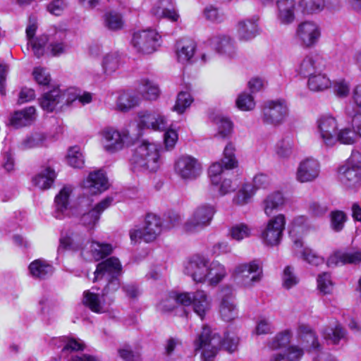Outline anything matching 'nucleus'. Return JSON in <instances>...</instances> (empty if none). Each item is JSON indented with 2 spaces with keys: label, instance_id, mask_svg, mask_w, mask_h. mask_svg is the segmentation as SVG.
I'll list each match as a JSON object with an SVG mask.
<instances>
[{
  "label": "nucleus",
  "instance_id": "nucleus-15",
  "mask_svg": "<svg viewBox=\"0 0 361 361\" xmlns=\"http://www.w3.org/2000/svg\"><path fill=\"white\" fill-rule=\"evenodd\" d=\"M264 123L274 126L283 122L288 114V106L284 100L268 101L262 109Z\"/></svg>",
  "mask_w": 361,
  "mask_h": 361
},
{
  "label": "nucleus",
  "instance_id": "nucleus-7",
  "mask_svg": "<svg viewBox=\"0 0 361 361\" xmlns=\"http://www.w3.org/2000/svg\"><path fill=\"white\" fill-rule=\"evenodd\" d=\"M286 224V216L283 214L269 219L260 230L259 238L262 243L267 246L278 245L282 239Z\"/></svg>",
  "mask_w": 361,
  "mask_h": 361
},
{
  "label": "nucleus",
  "instance_id": "nucleus-48",
  "mask_svg": "<svg viewBox=\"0 0 361 361\" xmlns=\"http://www.w3.org/2000/svg\"><path fill=\"white\" fill-rule=\"evenodd\" d=\"M298 332L299 336L305 340L307 343H310L313 350H319L320 345L315 334L312 331L310 326L305 324H300L298 327Z\"/></svg>",
  "mask_w": 361,
  "mask_h": 361
},
{
  "label": "nucleus",
  "instance_id": "nucleus-24",
  "mask_svg": "<svg viewBox=\"0 0 361 361\" xmlns=\"http://www.w3.org/2000/svg\"><path fill=\"white\" fill-rule=\"evenodd\" d=\"M114 201L113 197H107L91 208L87 212L83 213L81 222L83 225L92 228L98 222L101 214L111 206Z\"/></svg>",
  "mask_w": 361,
  "mask_h": 361
},
{
  "label": "nucleus",
  "instance_id": "nucleus-10",
  "mask_svg": "<svg viewBox=\"0 0 361 361\" xmlns=\"http://www.w3.org/2000/svg\"><path fill=\"white\" fill-rule=\"evenodd\" d=\"M163 228L161 219L155 214H149L146 216L145 225L142 228L130 231L131 241L137 243L142 240L146 243L152 242L161 233Z\"/></svg>",
  "mask_w": 361,
  "mask_h": 361
},
{
  "label": "nucleus",
  "instance_id": "nucleus-29",
  "mask_svg": "<svg viewBox=\"0 0 361 361\" xmlns=\"http://www.w3.org/2000/svg\"><path fill=\"white\" fill-rule=\"evenodd\" d=\"M262 209L267 216L280 211L285 205V198L280 192H274L268 195L262 202Z\"/></svg>",
  "mask_w": 361,
  "mask_h": 361
},
{
  "label": "nucleus",
  "instance_id": "nucleus-58",
  "mask_svg": "<svg viewBox=\"0 0 361 361\" xmlns=\"http://www.w3.org/2000/svg\"><path fill=\"white\" fill-rule=\"evenodd\" d=\"M235 103L237 107L242 111H250L255 106L253 97L246 92L240 94Z\"/></svg>",
  "mask_w": 361,
  "mask_h": 361
},
{
  "label": "nucleus",
  "instance_id": "nucleus-27",
  "mask_svg": "<svg viewBox=\"0 0 361 361\" xmlns=\"http://www.w3.org/2000/svg\"><path fill=\"white\" fill-rule=\"evenodd\" d=\"M36 117V109L34 106H29L14 112L11 116L10 125L14 128L25 127L31 125Z\"/></svg>",
  "mask_w": 361,
  "mask_h": 361
},
{
  "label": "nucleus",
  "instance_id": "nucleus-63",
  "mask_svg": "<svg viewBox=\"0 0 361 361\" xmlns=\"http://www.w3.org/2000/svg\"><path fill=\"white\" fill-rule=\"evenodd\" d=\"M32 75L34 76L35 81L39 85H48L51 81L50 75L44 68H35L32 72Z\"/></svg>",
  "mask_w": 361,
  "mask_h": 361
},
{
  "label": "nucleus",
  "instance_id": "nucleus-60",
  "mask_svg": "<svg viewBox=\"0 0 361 361\" xmlns=\"http://www.w3.org/2000/svg\"><path fill=\"white\" fill-rule=\"evenodd\" d=\"M46 137H24L20 142L22 149H29L46 145Z\"/></svg>",
  "mask_w": 361,
  "mask_h": 361
},
{
  "label": "nucleus",
  "instance_id": "nucleus-33",
  "mask_svg": "<svg viewBox=\"0 0 361 361\" xmlns=\"http://www.w3.org/2000/svg\"><path fill=\"white\" fill-rule=\"evenodd\" d=\"M56 177L54 169L47 166L42 169L32 178V184L41 190H46L52 185Z\"/></svg>",
  "mask_w": 361,
  "mask_h": 361
},
{
  "label": "nucleus",
  "instance_id": "nucleus-45",
  "mask_svg": "<svg viewBox=\"0 0 361 361\" xmlns=\"http://www.w3.org/2000/svg\"><path fill=\"white\" fill-rule=\"evenodd\" d=\"M137 91L142 97L149 100L156 99L159 93L158 87L147 79H143L140 81Z\"/></svg>",
  "mask_w": 361,
  "mask_h": 361
},
{
  "label": "nucleus",
  "instance_id": "nucleus-41",
  "mask_svg": "<svg viewBox=\"0 0 361 361\" xmlns=\"http://www.w3.org/2000/svg\"><path fill=\"white\" fill-rule=\"evenodd\" d=\"M121 56L117 51L110 52L104 56L102 67L104 74L111 75L121 66Z\"/></svg>",
  "mask_w": 361,
  "mask_h": 361
},
{
  "label": "nucleus",
  "instance_id": "nucleus-56",
  "mask_svg": "<svg viewBox=\"0 0 361 361\" xmlns=\"http://www.w3.org/2000/svg\"><path fill=\"white\" fill-rule=\"evenodd\" d=\"M283 286L286 289H290L299 283L298 277L294 273V269L291 266L285 267L282 276Z\"/></svg>",
  "mask_w": 361,
  "mask_h": 361
},
{
  "label": "nucleus",
  "instance_id": "nucleus-18",
  "mask_svg": "<svg viewBox=\"0 0 361 361\" xmlns=\"http://www.w3.org/2000/svg\"><path fill=\"white\" fill-rule=\"evenodd\" d=\"M319 173L320 164L319 161L312 157H307L299 163L295 177L300 183H308L316 180Z\"/></svg>",
  "mask_w": 361,
  "mask_h": 361
},
{
  "label": "nucleus",
  "instance_id": "nucleus-31",
  "mask_svg": "<svg viewBox=\"0 0 361 361\" xmlns=\"http://www.w3.org/2000/svg\"><path fill=\"white\" fill-rule=\"evenodd\" d=\"M324 338L331 344H338L346 339V330L338 322H334L325 326L322 331Z\"/></svg>",
  "mask_w": 361,
  "mask_h": 361
},
{
  "label": "nucleus",
  "instance_id": "nucleus-35",
  "mask_svg": "<svg viewBox=\"0 0 361 361\" xmlns=\"http://www.w3.org/2000/svg\"><path fill=\"white\" fill-rule=\"evenodd\" d=\"M226 275V269L224 264L217 261L209 262L206 282L210 286H216Z\"/></svg>",
  "mask_w": 361,
  "mask_h": 361
},
{
  "label": "nucleus",
  "instance_id": "nucleus-11",
  "mask_svg": "<svg viewBox=\"0 0 361 361\" xmlns=\"http://www.w3.org/2000/svg\"><path fill=\"white\" fill-rule=\"evenodd\" d=\"M174 171L181 179L194 180L201 176L202 166L195 157L188 154H183L176 160Z\"/></svg>",
  "mask_w": 361,
  "mask_h": 361
},
{
  "label": "nucleus",
  "instance_id": "nucleus-17",
  "mask_svg": "<svg viewBox=\"0 0 361 361\" xmlns=\"http://www.w3.org/2000/svg\"><path fill=\"white\" fill-rule=\"evenodd\" d=\"M209 259L201 255L192 257L185 266V273L196 283H206Z\"/></svg>",
  "mask_w": 361,
  "mask_h": 361
},
{
  "label": "nucleus",
  "instance_id": "nucleus-61",
  "mask_svg": "<svg viewBox=\"0 0 361 361\" xmlns=\"http://www.w3.org/2000/svg\"><path fill=\"white\" fill-rule=\"evenodd\" d=\"M152 13L154 16L159 18H166L171 22H176L179 18V15L177 11L174 9L170 10L167 8H163L160 6L154 7L152 9Z\"/></svg>",
  "mask_w": 361,
  "mask_h": 361
},
{
  "label": "nucleus",
  "instance_id": "nucleus-22",
  "mask_svg": "<svg viewBox=\"0 0 361 361\" xmlns=\"http://www.w3.org/2000/svg\"><path fill=\"white\" fill-rule=\"evenodd\" d=\"M293 241V252L295 257L315 267L324 264V258L317 255L310 247H305L301 239L295 238Z\"/></svg>",
  "mask_w": 361,
  "mask_h": 361
},
{
  "label": "nucleus",
  "instance_id": "nucleus-36",
  "mask_svg": "<svg viewBox=\"0 0 361 361\" xmlns=\"http://www.w3.org/2000/svg\"><path fill=\"white\" fill-rule=\"evenodd\" d=\"M133 138L124 137H102V144L106 152L113 153L125 147H130Z\"/></svg>",
  "mask_w": 361,
  "mask_h": 361
},
{
  "label": "nucleus",
  "instance_id": "nucleus-19",
  "mask_svg": "<svg viewBox=\"0 0 361 361\" xmlns=\"http://www.w3.org/2000/svg\"><path fill=\"white\" fill-rule=\"evenodd\" d=\"M317 128L320 135H347L351 133L350 128H338L336 118L331 114H323L317 120Z\"/></svg>",
  "mask_w": 361,
  "mask_h": 361
},
{
  "label": "nucleus",
  "instance_id": "nucleus-50",
  "mask_svg": "<svg viewBox=\"0 0 361 361\" xmlns=\"http://www.w3.org/2000/svg\"><path fill=\"white\" fill-rule=\"evenodd\" d=\"M180 296V293H171L158 304V309L161 312H167L174 310L178 305H182Z\"/></svg>",
  "mask_w": 361,
  "mask_h": 361
},
{
  "label": "nucleus",
  "instance_id": "nucleus-55",
  "mask_svg": "<svg viewBox=\"0 0 361 361\" xmlns=\"http://www.w3.org/2000/svg\"><path fill=\"white\" fill-rule=\"evenodd\" d=\"M330 217L331 229L336 232L342 231L347 220L345 214L342 211L336 210L331 212Z\"/></svg>",
  "mask_w": 361,
  "mask_h": 361
},
{
  "label": "nucleus",
  "instance_id": "nucleus-42",
  "mask_svg": "<svg viewBox=\"0 0 361 361\" xmlns=\"http://www.w3.org/2000/svg\"><path fill=\"white\" fill-rule=\"evenodd\" d=\"M255 193L251 183H244L234 195L233 203L238 206L247 204L251 202Z\"/></svg>",
  "mask_w": 361,
  "mask_h": 361
},
{
  "label": "nucleus",
  "instance_id": "nucleus-46",
  "mask_svg": "<svg viewBox=\"0 0 361 361\" xmlns=\"http://www.w3.org/2000/svg\"><path fill=\"white\" fill-rule=\"evenodd\" d=\"M66 158L68 164L73 168L80 169L84 166V156L78 146L69 147Z\"/></svg>",
  "mask_w": 361,
  "mask_h": 361
},
{
  "label": "nucleus",
  "instance_id": "nucleus-47",
  "mask_svg": "<svg viewBox=\"0 0 361 361\" xmlns=\"http://www.w3.org/2000/svg\"><path fill=\"white\" fill-rule=\"evenodd\" d=\"M251 228L243 223L235 224L228 230V235L231 239L236 241H241L251 235Z\"/></svg>",
  "mask_w": 361,
  "mask_h": 361
},
{
  "label": "nucleus",
  "instance_id": "nucleus-44",
  "mask_svg": "<svg viewBox=\"0 0 361 361\" xmlns=\"http://www.w3.org/2000/svg\"><path fill=\"white\" fill-rule=\"evenodd\" d=\"M104 25L110 30L116 31L123 28L124 20L122 15L115 11H109L104 15Z\"/></svg>",
  "mask_w": 361,
  "mask_h": 361
},
{
  "label": "nucleus",
  "instance_id": "nucleus-28",
  "mask_svg": "<svg viewBox=\"0 0 361 361\" xmlns=\"http://www.w3.org/2000/svg\"><path fill=\"white\" fill-rule=\"evenodd\" d=\"M71 186H64L56 195L54 199L55 210L54 215L56 219H61L67 215L70 196L72 193Z\"/></svg>",
  "mask_w": 361,
  "mask_h": 361
},
{
  "label": "nucleus",
  "instance_id": "nucleus-49",
  "mask_svg": "<svg viewBox=\"0 0 361 361\" xmlns=\"http://www.w3.org/2000/svg\"><path fill=\"white\" fill-rule=\"evenodd\" d=\"M240 181L236 177L231 178H219L218 192L220 196H224L227 194L234 192L239 186Z\"/></svg>",
  "mask_w": 361,
  "mask_h": 361
},
{
  "label": "nucleus",
  "instance_id": "nucleus-3",
  "mask_svg": "<svg viewBox=\"0 0 361 361\" xmlns=\"http://www.w3.org/2000/svg\"><path fill=\"white\" fill-rule=\"evenodd\" d=\"M129 126L138 130L152 129L159 133L163 132L164 133V135H178L183 133L178 123L168 126L165 117L155 111L139 112L137 120L130 122Z\"/></svg>",
  "mask_w": 361,
  "mask_h": 361
},
{
  "label": "nucleus",
  "instance_id": "nucleus-20",
  "mask_svg": "<svg viewBox=\"0 0 361 361\" xmlns=\"http://www.w3.org/2000/svg\"><path fill=\"white\" fill-rule=\"evenodd\" d=\"M326 66L324 59L317 54H310L306 56L300 61L296 68V72L308 78L317 71H324Z\"/></svg>",
  "mask_w": 361,
  "mask_h": 361
},
{
  "label": "nucleus",
  "instance_id": "nucleus-37",
  "mask_svg": "<svg viewBox=\"0 0 361 361\" xmlns=\"http://www.w3.org/2000/svg\"><path fill=\"white\" fill-rule=\"evenodd\" d=\"M28 269L30 275L38 279H44L50 276L54 271L53 267L42 259L33 261L30 264Z\"/></svg>",
  "mask_w": 361,
  "mask_h": 361
},
{
  "label": "nucleus",
  "instance_id": "nucleus-9",
  "mask_svg": "<svg viewBox=\"0 0 361 361\" xmlns=\"http://www.w3.org/2000/svg\"><path fill=\"white\" fill-rule=\"evenodd\" d=\"M183 306H191L194 312L201 319L210 311L212 306V299L210 295L203 290L195 292L180 293V298Z\"/></svg>",
  "mask_w": 361,
  "mask_h": 361
},
{
  "label": "nucleus",
  "instance_id": "nucleus-53",
  "mask_svg": "<svg viewBox=\"0 0 361 361\" xmlns=\"http://www.w3.org/2000/svg\"><path fill=\"white\" fill-rule=\"evenodd\" d=\"M322 143L326 147H333L338 145H353L356 137H321Z\"/></svg>",
  "mask_w": 361,
  "mask_h": 361
},
{
  "label": "nucleus",
  "instance_id": "nucleus-43",
  "mask_svg": "<svg viewBox=\"0 0 361 361\" xmlns=\"http://www.w3.org/2000/svg\"><path fill=\"white\" fill-rule=\"evenodd\" d=\"M83 302L94 312L100 314L106 311V308L102 302L99 295L90 290L84 292Z\"/></svg>",
  "mask_w": 361,
  "mask_h": 361
},
{
  "label": "nucleus",
  "instance_id": "nucleus-16",
  "mask_svg": "<svg viewBox=\"0 0 361 361\" xmlns=\"http://www.w3.org/2000/svg\"><path fill=\"white\" fill-rule=\"evenodd\" d=\"M296 37L303 47H312L318 42L321 37V29L314 21H304L298 25Z\"/></svg>",
  "mask_w": 361,
  "mask_h": 361
},
{
  "label": "nucleus",
  "instance_id": "nucleus-23",
  "mask_svg": "<svg viewBox=\"0 0 361 361\" xmlns=\"http://www.w3.org/2000/svg\"><path fill=\"white\" fill-rule=\"evenodd\" d=\"M83 188L90 194H97L109 188L107 178L102 170L90 173L83 181Z\"/></svg>",
  "mask_w": 361,
  "mask_h": 361
},
{
  "label": "nucleus",
  "instance_id": "nucleus-39",
  "mask_svg": "<svg viewBox=\"0 0 361 361\" xmlns=\"http://www.w3.org/2000/svg\"><path fill=\"white\" fill-rule=\"evenodd\" d=\"M331 82L324 71L316 72L308 78V88L313 92H320L331 87Z\"/></svg>",
  "mask_w": 361,
  "mask_h": 361
},
{
  "label": "nucleus",
  "instance_id": "nucleus-12",
  "mask_svg": "<svg viewBox=\"0 0 361 361\" xmlns=\"http://www.w3.org/2000/svg\"><path fill=\"white\" fill-rule=\"evenodd\" d=\"M339 181L348 188H354L361 183V162L355 156L350 157L338 170Z\"/></svg>",
  "mask_w": 361,
  "mask_h": 361
},
{
  "label": "nucleus",
  "instance_id": "nucleus-62",
  "mask_svg": "<svg viewBox=\"0 0 361 361\" xmlns=\"http://www.w3.org/2000/svg\"><path fill=\"white\" fill-rule=\"evenodd\" d=\"M317 288L324 294H329L331 292L333 283L329 273L324 272L318 276Z\"/></svg>",
  "mask_w": 361,
  "mask_h": 361
},
{
  "label": "nucleus",
  "instance_id": "nucleus-64",
  "mask_svg": "<svg viewBox=\"0 0 361 361\" xmlns=\"http://www.w3.org/2000/svg\"><path fill=\"white\" fill-rule=\"evenodd\" d=\"M273 330V326L268 319L262 317L259 318L255 330L257 335L271 334Z\"/></svg>",
  "mask_w": 361,
  "mask_h": 361
},
{
  "label": "nucleus",
  "instance_id": "nucleus-30",
  "mask_svg": "<svg viewBox=\"0 0 361 361\" xmlns=\"http://www.w3.org/2000/svg\"><path fill=\"white\" fill-rule=\"evenodd\" d=\"M361 262V252L358 250L355 251H337L331 255L328 261L327 264L331 266L332 264L337 265L339 263L341 264H357Z\"/></svg>",
  "mask_w": 361,
  "mask_h": 361
},
{
  "label": "nucleus",
  "instance_id": "nucleus-21",
  "mask_svg": "<svg viewBox=\"0 0 361 361\" xmlns=\"http://www.w3.org/2000/svg\"><path fill=\"white\" fill-rule=\"evenodd\" d=\"M212 48L222 56L233 59L237 55V49L235 42L229 36L217 35L210 39Z\"/></svg>",
  "mask_w": 361,
  "mask_h": 361
},
{
  "label": "nucleus",
  "instance_id": "nucleus-5",
  "mask_svg": "<svg viewBox=\"0 0 361 361\" xmlns=\"http://www.w3.org/2000/svg\"><path fill=\"white\" fill-rule=\"evenodd\" d=\"M262 267L258 260L236 265L231 271L233 282L239 287L251 288L262 278Z\"/></svg>",
  "mask_w": 361,
  "mask_h": 361
},
{
  "label": "nucleus",
  "instance_id": "nucleus-2",
  "mask_svg": "<svg viewBox=\"0 0 361 361\" xmlns=\"http://www.w3.org/2000/svg\"><path fill=\"white\" fill-rule=\"evenodd\" d=\"M239 339L236 336L227 334L221 341L220 336L212 331L207 326L202 327V331L195 341V350H201L204 361H210L222 347L230 353L238 348Z\"/></svg>",
  "mask_w": 361,
  "mask_h": 361
},
{
  "label": "nucleus",
  "instance_id": "nucleus-26",
  "mask_svg": "<svg viewBox=\"0 0 361 361\" xmlns=\"http://www.w3.org/2000/svg\"><path fill=\"white\" fill-rule=\"evenodd\" d=\"M196 48V43L192 39H183L178 41L176 47L178 61L183 64L192 63Z\"/></svg>",
  "mask_w": 361,
  "mask_h": 361
},
{
  "label": "nucleus",
  "instance_id": "nucleus-38",
  "mask_svg": "<svg viewBox=\"0 0 361 361\" xmlns=\"http://www.w3.org/2000/svg\"><path fill=\"white\" fill-rule=\"evenodd\" d=\"M292 336L290 330L281 331L268 341L267 346L270 351H279L289 345Z\"/></svg>",
  "mask_w": 361,
  "mask_h": 361
},
{
  "label": "nucleus",
  "instance_id": "nucleus-40",
  "mask_svg": "<svg viewBox=\"0 0 361 361\" xmlns=\"http://www.w3.org/2000/svg\"><path fill=\"white\" fill-rule=\"evenodd\" d=\"M257 18H252L239 23L238 35L243 40H249L254 38L258 33Z\"/></svg>",
  "mask_w": 361,
  "mask_h": 361
},
{
  "label": "nucleus",
  "instance_id": "nucleus-52",
  "mask_svg": "<svg viewBox=\"0 0 361 361\" xmlns=\"http://www.w3.org/2000/svg\"><path fill=\"white\" fill-rule=\"evenodd\" d=\"M138 102L137 97L130 92H123L118 99L117 106L121 111H126L137 106Z\"/></svg>",
  "mask_w": 361,
  "mask_h": 361
},
{
  "label": "nucleus",
  "instance_id": "nucleus-34",
  "mask_svg": "<svg viewBox=\"0 0 361 361\" xmlns=\"http://www.w3.org/2000/svg\"><path fill=\"white\" fill-rule=\"evenodd\" d=\"M300 6L307 13H317L322 11L324 7L334 10L337 8V0H301Z\"/></svg>",
  "mask_w": 361,
  "mask_h": 361
},
{
  "label": "nucleus",
  "instance_id": "nucleus-13",
  "mask_svg": "<svg viewBox=\"0 0 361 361\" xmlns=\"http://www.w3.org/2000/svg\"><path fill=\"white\" fill-rule=\"evenodd\" d=\"M234 146L229 143L224 151V157L220 161L213 163L209 169V175L212 185L219 184V176L224 172V169H233L237 168L238 160L235 158Z\"/></svg>",
  "mask_w": 361,
  "mask_h": 361
},
{
  "label": "nucleus",
  "instance_id": "nucleus-1",
  "mask_svg": "<svg viewBox=\"0 0 361 361\" xmlns=\"http://www.w3.org/2000/svg\"><path fill=\"white\" fill-rule=\"evenodd\" d=\"M133 138V154L130 159L131 169L135 173H152L162 164L161 152L175 148L178 137H162L160 142H150L144 137H124Z\"/></svg>",
  "mask_w": 361,
  "mask_h": 361
},
{
  "label": "nucleus",
  "instance_id": "nucleus-59",
  "mask_svg": "<svg viewBox=\"0 0 361 361\" xmlns=\"http://www.w3.org/2000/svg\"><path fill=\"white\" fill-rule=\"evenodd\" d=\"M48 41L46 35H42L27 42V45L31 46L35 56L41 57L44 53V47Z\"/></svg>",
  "mask_w": 361,
  "mask_h": 361
},
{
  "label": "nucleus",
  "instance_id": "nucleus-4",
  "mask_svg": "<svg viewBox=\"0 0 361 361\" xmlns=\"http://www.w3.org/2000/svg\"><path fill=\"white\" fill-rule=\"evenodd\" d=\"M121 264L118 259L116 257H110L97 264L94 272L93 281L95 282L103 279L108 281L104 289V295L114 293L119 288L118 276L121 274Z\"/></svg>",
  "mask_w": 361,
  "mask_h": 361
},
{
  "label": "nucleus",
  "instance_id": "nucleus-32",
  "mask_svg": "<svg viewBox=\"0 0 361 361\" xmlns=\"http://www.w3.org/2000/svg\"><path fill=\"white\" fill-rule=\"evenodd\" d=\"M277 8V20L281 23L287 25L293 22L295 8L294 0H279Z\"/></svg>",
  "mask_w": 361,
  "mask_h": 361
},
{
  "label": "nucleus",
  "instance_id": "nucleus-25",
  "mask_svg": "<svg viewBox=\"0 0 361 361\" xmlns=\"http://www.w3.org/2000/svg\"><path fill=\"white\" fill-rule=\"evenodd\" d=\"M226 293L222 297L219 305V314L221 319L226 322H231L238 317V310L231 293V288L227 287L222 290Z\"/></svg>",
  "mask_w": 361,
  "mask_h": 361
},
{
  "label": "nucleus",
  "instance_id": "nucleus-8",
  "mask_svg": "<svg viewBox=\"0 0 361 361\" xmlns=\"http://www.w3.org/2000/svg\"><path fill=\"white\" fill-rule=\"evenodd\" d=\"M215 213L214 205L203 204L198 206L184 224V231L192 233L203 230L210 225Z\"/></svg>",
  "mask_w": 361,
  "mask_h": 361
},
{
  "label": "nucleus",
  "instance_id": "nucleus-51",
  "mask_svg": "<svg viewBox=\"0 0 361 361\" xmlns=\"http://www.w3.org/2000/svg\"><path fill=\"white\" fill-rule=\"evenodd\" d=\"M90 249L92 257L96 261L110 255L113 250V247L110 244L99 243L96 242L91 243Z\"/></svg>",
  "mask_w": 361,
  "mask_h": 361
},
{
  "label": "nucleus",
  "instance_id": "nucleus-6",
  "mask_svg": "<svg viewBox=\"0 0 361 361\" xmlns=\"http://www.w3.org/2000/svg\"><path fill=\"white\" fill-rule=\"evenodd\" d=\"M73 87L62 90L55 87L50 91L45 92L39 99L41 108L47 112H53L63 105H68L75 101V95Z\"/></svg>",
  "mask_w": 361,
  "mask_h": 361
},
{
  "label": "nucleus",
  "instance_id": "nucleus-54",
  "mask_svg": "<svg viewBox=\"0 0 361 361\" xmlns=\"http://www.w3.org/2000/svg\"><path fill=\"white\" fill-rule=\"evenodd\" d=\"M193 101L190 94L188 92H180L178 96L173 109L178 114H182L190 106Z\"/></svg>",
  "mask_w": 361,
  "mask_h": 361
},
{
  "label": "nucleus",
  "instance_id": "nucleus-57",
  "mask_svg": "<svg viewBox=\"0 0 361 361\" xmlns=\"http://www.w3.org/2000/svg\"><path fill=\"white\" fill-rule=\"evenodd\" d=\"M293 143L289 138H282L276 146V153L281 158H288L293 151Z\"/></svg>",
  "mask_w": 361,
  "mask_h": 361
},
{
  "label": "nucleus",
  "instance_id": "nucleus-14",
  "mask_svg": "<svg viewBox=\"0 0 361 361\" xmlns=\"http://www.w3.org/2000/svg\"><path fill=\"white\" fill-rule=\"evenodd\" d=\"M159 35L154 30H146L133 34L131 43L138 52L153 53L159 46Z\"/></svg>",
  "mask_w": 361,
  "mask_h": 361
}]
</instances>
